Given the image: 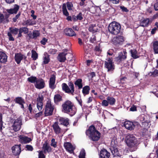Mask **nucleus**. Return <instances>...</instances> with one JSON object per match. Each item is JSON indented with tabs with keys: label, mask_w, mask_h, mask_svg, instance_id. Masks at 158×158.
Segmentation results:
<instances>
[{
	"label": "nucleus",
	"mask_w": 158,
	"mask_h": 158,
	"mask_svg": "<svg viewBox=\"0 0 158 158\" xmlns=\"http://www.w3.org/2000/svg\"><path fill=\"white\" fill-rule=\"evenodd\" d=\"M90 88L88 85H86L83 88L82 92L83 95L85 96L88 94L89 93Z\"/></svg>",
	"instance_id": "obj_34"
},
{
	"label": "nucleus",
	"mask_w": 158,
	"mask_h": 158,
	"mask_svg": "<svg viewBox=\"0 0 158 158\" xmlns=\"http://www.w3.org/2000/svg\"><path fill=\"white\" fill-rule=\"evenodd\" d=\"M149 22V19H141L140 21V26L145 27L148 26Z\"/></svg>",
	"instance_id": "obj_30"
},
{
	"label": "nucleus",
	"mask_w": 158,
	"mask_h": 158,
	"mask_svg": "<svg viewBox=\"0 0 158 158\" xmlns=\"http://www.w3.org/2000/svg\"><path fill=\"white\" fill-rule=\"evenodd\" d=\"M26 57L24 55L20 53H17L15 54V60L18 64L20 63L21 61L23 59H26Z\"/></svg>",
	"instance_id": "obj_17"
},
{
	"label": "nucleus",
	"mask_w": 158,
	"mask_h": 158,
	"mask_svg": "<svg viewBox=\"0 0 158 158\" xmlns=\"http://www.w3.org/2000/svg\"><path fill=\"white\" fill-rule=\"evenodd\" d=\"M54 107L50 102H48L46 105L44 114L45 116L51 115L52 114Z\"/></svg>",
	"instance_id": "obj_7"
},
{
	"label": "nucleus",
	"mask_w": 158,
	"mask_h": 158,
	"mask_svg": "<svg viewBox=\"0 0 158 158\" xmlns=\"http://www.w3.org/2000/svg\"><path fill=\"white\" fill-rule=\"evenodd\" d=\"M43 97L42 95H39L37 99V107L39 111H41L43 109Z\"/></svg>",
	"instance_id": "obj_14"
},
{
	"label": "nucleus",
	"mask_w": 158,
	"mask_h": 158,
	"mask_svg": "<svg viewBox=\"0 0 158 158\" xmlns=\"http://www.w3.org/2000/svg\"><path fill=\"white\" fill-rule=\"evenodd\" d=\"M32 55L31 57L34 60H35L38 58V54L34 50L31 51Z\"/></svg>",
	"instance_id": "obj_39"
},
{
	"label": "nucleus",
	"mask_w": 158,
	"mask_h": 158,
	"mask_svg": "<svg viewBox=\"0 0 158 158\" xmlns=\"http://www.w3.org/2000/svg\"><path fill=\"white\" fill-rule=\"evenodd\" d=\"M6 22L5 19L4 18V15L2 14H0V23H5Z\"/></svg>",
	"instance_id": "obj_45"
},
{
	"label": "nucleus",
	"mask_w": 158,
	"mask_h": 158,
	"mask_svg": "<svg viewBox=\"0 0 158 158\" xmlns=\"http://www.w3.org/2000/svg\"><path fill=\"white\" fill-rule=\"evenodd\" d=\"M65 52L60 53L58 56V59L60 62H64L66 60Z\"/></svg>",
	"instance_id": "obj_29"
},
{
	"label": "nucleus",
	"mask_w": 158,
	"mask_h": 158,
	"mask_svg": "<svg viewBox=\"0 0 158 158\" xmlns=\"http://www.w3.org/2000/svg\"><path fill=\"white\" fill-rule=\"evenodd\" d=\"M28 29L25 27H20L19 29V33L18 35V37H20L22 36V33L23 32L25 34H27L28 32Z\"/></svg>",
	"instance_id": "obj_26"
},
{
	"label": "nucleus",
	"mask_w": 158,
	"mask_h": 158,
	"mask_svg": "<svg viewBox=\"0 0 158 158\" xmlns=\"http://www.w3.org/2000/svg\"><path fill=\"white\" fill-rule=\"evenodd\" d=\"M64 32L66 35L69 37L75 36L76 35V34L74 31L70 28H66L64 30Z\"/></svg>",
	"instance_id": "obj_16"
},
{
	"label": "nucleus",
	"mask_w": 158,
	"mask_h": 158,
	"mask_svg": "<svg viewBox=\"0 0 158 158\" xmlns=\"http://www.w3.org/2000/svg\"><path fill=\"white\" fill-rule=\"evenodd\" d=\"M108 102L107 100H104L102 101V106H108L109 105Z\"/></svg>",
	"instance_id": "obj_51"
},
{
	"label": "nucleus",
	"mask_w": 158,
	"mask_h": 158,
	"mask_svg": "<svg viewBox=\"0 0 158 158\" xmlns=\"http://www.w3.org/2000/svg\"><path fill=\"white\" fill-rule=\"evenodd\" d=\"M10 14L9 13H6L5 14V17H4L6 21L7 22H8V18L9 17Z\"/></svg>",
	"instance_id": "obj_61"
},
{
	"label": "nucleus",
	"mask_w": 158,
	"mask_h": 158,
	"mask_svg": "<svg viewBox=\"0 0 158 158\" xmlns=\"http://www.w3.org/2000/svg\"><path fill=\"white\" fill-rule=\"evenodd\" d=\"M64 148L70 153H72L75 149L72 144L69 142H65L64 143Z\"/></svg>",
	"instance_id": "obj_21"
},
{
	"label": "nucleus",
	"mask_w": 158,
	"mask_h": 158,
	"mask_svg": "<svg viewBox=\"0 0 158 158\" xmlns=\"http://www.w3.org/2000/svg\"><path fill=\"white\" fill-rule=\"evenodd\" d=\"M36 24L35 21L32 19H28L25 21L22 24L23 26H26L27 27L28 26H32Z\"/></svg>",
	"instance_id": "obj_27"
},
{
	"label": "nucleus",
	"mask_w": 158,
	"mask_h": 158,
	"mask_svg": "<svg viewBox=\"0 0 158 158\" xmlns=\"http://www.w3.org/2000/svg\"><path fill=\"white\" fill-rule=\"evenodd\" d=\"M56 81V75L55 74H52L50 77L49 82V87L51 89H53L56 87L55 84Z\"/></svg>",
	"instance_id": "obj_10"
},
{
	"label": "nucleus",
	"mask_w": 158,
	"mask_h": 158,
	"mask_svg": "<svg viewBox=\"0 0 158 158\" xmlns=\"http://www.w3.org/2000/svg\"><path fill=\"white\" fill-rule=\"evenodd\" d=\"M42 149L43 152L45 153L47 152H49L51 151V148L50 146L48 144L47 142H45L43 144Z\"/></svg>",
	"instance_id": "obj_22"
},
{
	"label": "nucleus",
	"mask_w": 158,
	"mask_h": 158,
	"mask_svg": "<svg viewBox=\"0 0 158 158\" xmlns=\"http://www.w3.org/2000/svg\"><path fill=\"white\" fill-rule=\"evenodd\" d=\"M9 30L10 31V33H11L15 35H16L17 34L19 31V29L16 27H10Z\"/></svg>",
	"instance_id": "obj_37"
},
{
	"label": "nucleus",
	"mask_w": 158,
	"mask_h": 158,
	"mask_svg": "<svg viewBox=\"0 0 158 158\" xmlns=\"http://www.w3.org/2000/svg\"><path fill=\"white\" fill-rule=\"evenodd\" d=\"M51 145L53 146L54 148H56V142H55V140L54 139H52L51 140Z\"/></svg>",
	"instance_id": "obj_49"
},
{
	"label": "nucleus",
	"mask_w": 158,
	"mask_h": 158,
	"mask_svg": "<svg viewBox=\"0 0 158 158\" xmlns=\"http://www.w3.org/2000/svg\"><path fill=\"white\" fill-rule=\"evenodd\" d=\"M7 56L6 53L2 52H0V62L5 63L7 60Z\"/></svg>",
	"instance_id": "obj_24"
},
{
	"label": "nucleus",
	"mask_w": 158,
	"mask_h": 158,
	"mask_svg": "<svg viewBox=\"0 0 158 158\" xmlns=\"http://www.w3.org/2000/svg\"><path fill=\"white\" fill-rule=\"evenodd\" d=\"M152 43L154 53L158 54V41H154Z\"/></svg>",
	"instance_id": "obj_32"
},
{
	"label": "nucleus",
	"mask_w": 158,
	"mask_h": 158,
	"mask_svg": "<svg viewBox=\"0 0 158 158\" xmlns=\"http://www.w3.org/2000/svg\"><path fill=\"white\" fill-rule=\"evenodd\" d=\"M62 9L64 15L66 16H68L69 15V13L67 10L65 3L63 4Z\"/></svg>",
	"instance_id": "obj_38"
},
{
	"label": "nucleus",
	"mask_w": 158,
	"mask_h": 158,
	"mask_svg": "<svg viewBox=\"0 0 158 158\" xmlns=\"http://www.w3.org/2000/svg\"><path fill=\"white\" fill-rule=\"evenodd\" d=\"M105 68L107 69L108 72H112L115 69V65L111 58L108 57L105 61Z\"/></svg>",
	"instance_id": "obj_6"
},
{
	"label": "nucleus",
	"mask_w": 158,
	"mask_h": 158,
	"mask_svg": "<svg viewBox=\"0 0 158 158\" xmlns=\"http://www.w3.org/2000/svg\"><path fill=\"white\" fill-rule=\"evenodd\" d=\"M52 127L54 132L56 134L59 135L62 132V130L58 125V122H55Z\"/></svg>",
	"instance_id": "obj_13"
},
{
	"label": "nucleus",
	"mask_w": 158,
	"mask_h": 158,
	"mask_svg": "<svg viewBox=\"0 0 158 158\" xmlns=\"http://www.w3.org/2000/svg\"><path fill=\"white\" fill-rule=\"evenodd\" d=\"M43 110L44 109H43L42 111H40L39 112L36 114H35V117L36 118H38L40 116H41L43 114Z\"/></svg>",
	"instance_id": "obj_58"
},
{
	"label": "nucleus",
	"mask_w": 158,
	"mask_h": 158,
	"mask_svg": "<svg viewBox=\"0 0 158 158\" xmlns=\"http://www.w3.org/2000/svg\"><path fill=\"white\" fill-rule=\"evenodd\" d=\"M74 84L76 87H78V89H81L83 87L82 79H78L74 82Z\"/></svg>",
	"instance_id": "obj_31"
},
{
	"label": "nucleus",
	"mask_w": 158,
	"mask_h": 158,
	"mask_svg": "<svg viewBox=\"0 0 158 158\" xmlns=\"http://www.w3.org/2000/svg\"><path fill=\"white\" fill-rule=\"evenodd\" d=\"M66 5L68 10H72V7H73V5L72 3L70 2H67L66 3Z\"/></svg>",
	"instance_id": "obj_47"
},
{
	"label": "nucleus",
	"mask_w": 158,
	"mask_h": 158,
	"mask_svg": "<svg viewBox=\"0 0 158 158\" xmlns=\"http://www.w3.org/2000/svg\"><path fill=\"white\" fill-rule=\"evenodd\" d=\"M87 135H89L91 139L94 141H97L100 139V133L97 130L94 126H90L86 131Z\"/></svg>",
	"instance_id": "obj_1"
},
{
	"label": "nucleus",
	"mask_w": 158,
	"mask_h": 158,
	"mask_svg": "<svg viewBox=\"0 0 158 158\" xmlns=\"http://www.w3.org/2000/svg\"><path fill=\"white\" fill-rule=\"evenodd\" d=\"M21 13L20 12H19L15 17L13 18V22H16L17 19L19 18L20 16V15Z\"/></svg>",
	"instance_id": "obj_52"
},
{
	"label": "nucleus",
	"mask_w": 158,
	"mask_h": 158,
	"mask_svg": "<svg viewBox=\"0 0 158 158\" xmlns=\"http://www.w3.org/2000/svg\"><path fill=\"white\" fill-rule=\"evenodd\" d=\"M47 39L45 38H43L42 39V40L40 41L41 43L43 45H45L46 44V43L47 41Z\"/></svg>",
	"instance_id": "obj_57"
},
{
	"label": "nucleus",
	"mask_w": 158,
	"mask_h": 158,
	"mask_svg": "<svg viewBox=\"0 0 158 158\" xmlns=\"http://www.w3.org/2000/svg\"><path fill=\"white\" fill-rule=\"evenodd\" d=\"M19 141L21 143H27L31 141V138L26 136L24 135H21L18 136Z\"/></svg>",
	"instance_id": "obj_15"
},
{
	"label": "nucleus",
	"mask_w": 158,
	"mask_h": 158,
	"mask_svg": "<svg viewBox=\"0 0 158 158\" xmlns=\"http://www.w3.org/2000/svg\"><path fill=\"white\" fill-rule=\"evenodd\" d=\"M107 100L108 101L109 104L112 106L115 104L116 100L115 98L112 97H108L106 98Z\"/></svg>",
	"instance_id": "obj_35"
},
{
	"label": "nucleus",
	"mask_w": 158,
	"mask_h": 158,
	"mask_svg": "<svg viewBox=\"0 0 158 158\" xmlns=\"http://www.w3.org/2000/svg\"><path fill=\"white\" fill-rule=\"evenodd\" d=\"M131 56L134 58L136 59L138 57V56L137 55V52L136 50H131Z\"/></svg>",
	"instance_id": "obj_40"
},
{
	"label": "nucleus",
	"mask_w": 158,
	"mask_h": 158,
	"mask_svg": "<svg viewBox=\"0 0 158 158\" xmlns=\"http://www.w3.org/2000/svg\"><path fill=\"white\" fill-rule=\"evenodd\" d=\"M49 56L47 53L44 54V56L43 57V61L42 64H46L48 63L50 61Z\"/></svg>",
	"instance_id": "obj_33"
},
{
	"label": "nucleus",
	"mask_w": 158,
	"mask_h": 158,
	"mask_svg": "<svg viewBox=\"0 0 158 158\" xmlns=\"http://www.w3.org/2000/svg\"><path fill=\"white\" fill-rule=\"evenodd\" d=\"M15 101L16 103H18L21 106V108H22L24 109L23 104L25 103V102L24 99L21 97L15 98Z\"/></svg>",
	"instance_id": "obj_25"
},
{
	"label": "nucleus",
	"mask_w": 158,
	"mask_h": 158,
	"mask_svg": "<svg viewBox=\"0 0 158 158\" xmlns=\"http://www.w3.org/2000/svg\"><path fill=\"white\" fill-rule=\"evenodd\" d=\"M7 35L9 37V39L10 40L13 41L15 40V39L13 37L11 33L8 32Z\"/></svg>",
	"instance_id": "obj_54"
},
{
	"label": "nucleus",
	"mask_w": 158,
	"mask_h": 158,
	"mask_svg": "<svg viewBox=\"0 0 158 158\" xmlns=\"http://www.w3.org/2000/svg\"><path fill=\"white\" fill-rule=\"evenodd\" d=\"M74 107L73 104L70 101L67 100L65 101L62 105V111L64 113L67 114H74L73 112V109Z\"/></svg>",
	"instance_id": "obj_2"
},
{
	"label": "nucleus",
	"mask_w": 158,
	"mask_h": 158,
	"mask_svg": "<svg viewBox=\"0 0 158 158\" xmlns=\"http://www.w3.org/2000/svg\"><path fill=\"white\" fill-rule=\"evenodd\" d=\"M26 148H27V150L30 151H32L33 149V147L31 145H27L26 146Z\"/></svg>",
	"instance_id": "obj_55"
},
{
	"label": "nucleus",
	"mask_w": 158,
	"mask_h": 158,
	"mask_svg": "<svg viewBox=\"0 0 158 158\" xmlns=\"http://www.w3.org/2000/svg\"><path fill=\"white\" fill-rule=\"evenodd\" d=\"M109 1L111 3L115 4H118L119 2V0H109Z\"/></svg>",
	"instance_id": "obj_62"
},
{
	"label": "nucleus",
	"mask_w": 158,
	"mask_h": 158,
	"mask_svg": "<svg viewBox=\"0 0 158 158\" xmlns=\"http://www.w3.org/2000/svg\"><path fill=\"white\" fill-rule=\"evenodd\" d=\"M151 74V75L153 77L158 76V70L155 69L153 72H150Z\"/></svg>",
	"instance_id": "obj_50"
},
{
	"label": "nucleus",
	"mask_w": 158,
	"mask_h": 158,
	"mask_svg": "<svg viewBox=\"0 0 158 158\" xmlns=\"http://www.w3.org/2000/svg\"><path fill=\"white\" fill-rule=\"evenodd\" d=\"M124 125L127 129L131 131L134 129L135 127L134 124L128 121H126L124 123Z\"/></svg>",
	"instance_id": "obj_18"
},
{
	"label": "nucleus",
	"mask_w": 158,
	"mask_h": 158,
	"mask_svg": "<svg viewBox=\"0 0 158 158\" xmlns=\"http://www.w3.org/2000/svg\"><path fill=\"white\" fill-rule=\"evenodd\" d=\"M37 80L38 79L36 77H29L28 79V80L29 82L32 83H34L35 84Z\"/></svg>",
	"instance_id": "obj_41"
},
{
	"label": "nucleus",
	"mask_w": 158,
	"mask_h": 158,
	"mask_svg": "<svg viewBox=\"0 0 158 158\" xmlns=\"http://www.w3.org/2000/svg\"><path fill=\"white\" fill-rule=\"evenodd\" d=\"M95 26L94 24H91L90 25L89 28V30L90 32H93L94 31V27Z\"/></svg>",
	"instance_id": "obj_53"
},
{
	"label": "nucleus",
	"mask_w": 158,
	"mask_h": 158,
	"mask_svg": "<svg viewBox=\"0 0 158 158\" xmlns=\"http://www.w3.org/2000/svg\"><path fill=\"white\" fill-rule=\"evenodd\" d=\"M120 8L122 10V11L123 12H127L129 11L127 8L124 6H120Z\"/></svg>",
	"instance_id": "obj_56"
},
{
	"label": "nucleus",
	"mask_w": 158,
	"mask_h": 158,
	"mask_svg": "<svg viewBox=\"0 0 158 158\" xmlns=\"http://www.w3.org/2000/svg\"><path fill=\"white\" fill-rule=\"evenodd\" d=\"M110 155V153L106 149H103L100 152V156L101 158H109Z\"/></svg>",
	"instance_id": "obj_23"
},
{
	"label": "nucleus",
	"mask_w": 158,
	"mask_h": 158,
	"mask_svg": "<svg viewBox=\"0 0 158 158\" xmlns=\"http://www.w3.org/2000/svg\"><path fill=\"white\" fill-rule=\"evenodd\" d=\"M19 8V6L15 4L13 8L7 9L6 11L7 12L10 14H16L18 11Z\"/></svg>",
	"instance_id": "obj_20"
},
{
	"label": "nucleus",
	"mask_w": 158,
	"mask_h": 158,
	"mask_svg": "<svg viewBox=\"0 0 158 158\" xmlns=\"http://www.w3.org/2000/svg\"><path fill=\"white\" fill-rule=\"evenodd\" d=\"M127 53L125 50L120 52L119 53L118 56L116 57L115 61L118 63L124 61L127 58Z\"/></svg>",
	"instance_id": "obj_9"
},
{
	"label": "nucleus",
	"mask_w": 158,
	"mask_h": 158,
	"mask_svg": "<svg viewBox=\"0 0 158 158\" xmlns=\"http://www.w3.org/2000/svg\"><path fill=\"white\" fill-rule=\"evenodd\" d=\"M62 87L63 91L65 93L74 95V87L72 82H69L68 85L65 83H63L62 85Z\"/></svg>",
	"instance_id": "obj_5"
},
{
	"label": "nucleus",
	"mask_w": 158,
	"mask_h": 158,
	"mask_svg": "<svg viewBox=\"0 0 158 158\" xmlns=\"http://www.w3.org/2000/svg\"><path fill=\"white\" fill-rule=\"evenodd\" d=\"M124 41V38L122 36L114 37L112 40L113 43L115 45L120 44Z\"/></svg>",
	"instance_id": "obj_12"
},
{
	"label": "nucleus",
	"mask_w": 158,
	"mask_h": 158,
	"mask_svg": "<svg viewBox=\"0 0 158 158\" xmlns=\"http://www.w3.org/2000/svg\"><path fill=\"white\" fill-rule=\"evenodd\" d=\"M33 39H35L39 36L40 35V33L37 31H34L32 32Z\"/></svg>",
	"instance_id": "obj_42"
},
{
	"label": "nucleus",
	"mask_w": 158,
	"mask_h": 158,
	"mask_svg": "<svg viewBox=\"0 0 158 158\" xmlns=\"http://www.w3.org/2000/svg\"><path fill=\"white\" fill-rule=\"evenodd\" d=\"M154 9L156 11L158 10V2H157L154 5Z\"/></svg>",
	"instance_id": "obj_64"
},
{
	"label": "nucleus",
	"mask_w": 158,
	"mask_h": 158,
	"mask_svg": "<svg viewBox=\"0 0 158 158\" xmlns=\"http://www.w3.org/2000/svg\"><path fill=\"white\" fill-rule=\"evenodd\" d=\"M112 153L114 156H118L120 155L118 151L117 148H114L112 150Z\"/></svg>",
	"instance_id": "obj_43"
},
{
	"label": "nucleus",
	"mask_w": 158,
	"mask_h": 158,
	"mask_svg": "<svg viewBox=\"0 0 158 158\" xmlns=\"http://www.w3.org/2000/svg\"><path fill=\"white\" fill-rule=\"evenodd\" d=\"M38 152V158H45V156L44 154L43 151H39Z\"/></svg>",
	"instance_id": "obj_46"
},
{
	"label": "nucleus",
	"mask_w": 158,
	"mask_h": 158,
	"mask_svg": "<svg viewBox=\"0 0 158 158\" xmlns=\"http://www.w3.org/2000/svg\"><path fill=\"white\" fill-rule=\"evenodd\" d=\"M83 15L81 12H80L78 14L77 17L78 20H81L83 19Z\"/></svg>",
	"instance_id": "obj_48"
},
{
	"label": "nucleus",
	"mask_w": 158,
	"mask_h": 158,
	"mask_svg": "<svg viewBox=\"0 0 158 158\" xmlns=\"http://www.w3.org/2000/svg\"><path fill=\"white\" fill-rule=\"evenodd\" d=\"M59 122L60 124L67 127L69 124V119L68 118H60L59 119Z\"/></svg>",
	"instance_id": "obj_28"
},
{
	"label": "nucleus",
	"mask_w": 158,
	"mask_h": 158,
	"mask_svg": "<svg viewBox=\"0 0 158 158\" xmlns=\"http://www.w3.org/2000/svg\"><path fill=\"white\" fill-rule=\"evenodd\" d=\"M22 124V119L21 117H19L17 119H15L12 125L13 130L15 131H19Z\"/></svg>",
	"instance_id": "obj_8"
},
{
	"label": "nucleus",
	"mask_w": 158,
	"mask_h": 158,
	"mask_svg": "<svg viewBox=\"0 0 158 158\" xmlns=\"http://www.w3.org/2000/svg\"><path fill=\"white\" fill-rule=\"evenodd\" d=\"M21 145H15L12 148L13 153L15 155H18L21 152Z\"/></svg>",
	"instance_id": "obj_19"
},
{
	"label": "nucleus",
	"mask_w": 158,
	"mask_h": 158,
	"mask_svg": "<svg viewBox=\"0 0 158 158\" xmlns=\"http://www.w3.org/2000/svg\"><path fill=\"white\" fill-rule=\"evenodd\" d=\"M45 85L44 81L42 78L38 79L36 82L35 84V86L36 88L39 89L43 88Z\"/></svg>",
	"instance_id": "obj_11"
},
{
	"label": "nucleus",
	"mask_w": 158,
	"mask_h": 158,
	"mask_svg": "<svg viewBox=\"0 0 158 158\" xmlns=\"http://www.w3.org/2000/svg\"><path fill=\"white\" fill-rule=\"evenodd\" d=\"M66 56H67V57L68 58H72L73 57V55L71 53H66Z\"/></svg>",
	"instance_id": "obj_63"
},
{
	"label": "nucleus",
	"mask_w": 158,
	"mask_h": 158,
	"mask_svg": "<svg viewBox=\"0 0 158 158\" xmlns=\"http://www.w3.org/2000/svg\"><path fill=\"white\" fill-rule=\"evenodd\" d=\"M54 100L55 103H57L62 101V97L59 94L55 95L54 96Z\"/></svg>",
	"instance_id": "obj_36"
},
{
	"label": "nucleus",
	"mask_w": 158,
	"mask_h": 158,
	"mask_svg": "<svg viewBox=\"0 0 158 158\" xmlns=\"http://www.w3.org/2000/svg\"><path fill=\"white\" fill-rule=\"evenodd\" d=\"M2 115L0 113V130L2 129Z\"/></svg>",
	"instance_id": "obj_59"
},
{
	"label": "nucleus",
	"mask_w": 158,
	"mask_h": 158,
	"mask_svg": "<svg viewBox=\"0 0 158 158\" xmlns=\"http://www.w3.org/2000/svg\"><path fill=\"white\" fill-rule=\"evenodd\" d=\"M130 110L132 111H136L137 110L136 107V106L133 105L130 109Z\"/></svg>",
	"instance_id": "obj_60"
},
{
	"label": "nucleus",
	"mask_w": 158,
	"mask_h": 158,
	"mask_svg": "<svg viewBox=\"0 0 158 158\" xmlns=\"http://www.w3.org/2000/svg\"><path fill=\"white\" fill-rule=\"evenodd\" d=\"M85 150L84 149H82L81 151L79 156V158H85Z\"/></svg>",
	"instance_id": "obj_44"
},
{
	"label": "nucleus",
	"mask_w": 158,
	"mask_h": 158,
	"mask_svg": "<svg viewBox=\"0 0 158 158\" xmlns=\"http://www.w3.org/2000/svg\"><path fill=\"white\" fill-rule=\"evenodd\" d=\"M125 140L127 145L131 148L135 146L138 143L137 139L132 134H127Z\"/></svg>",
	"instance_id": "obj_4"
},
{
	"label": "nucleus",
	"mask_w": 158,
	"mask_h": 158,
	"mask_svg": "<svg viewBox=\"0 0 158 158\" xmlns=\"http://www.w3.org/2000/svg\"><path fill=\"white\" fill-rule=\"evenodd\" d=\"M121 26L120 24L115 22H113L110 24L108 26V29L111 34L116 35L120 31Z\"/></svg>",
	"instance_id": "obj_3"
}]
</instances>
